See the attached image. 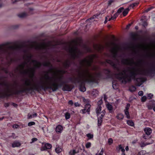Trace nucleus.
<instances>
[{
    "label": "nucleus",
    "instance_id": "obj_3",
    "mask_svg": "<svg viewBox=\"0 0 155 155\" xmlns=\"http://www.w3.org/2000/svg\"><path fill=\"white\" fill-rule=\"evenodd\" d=\"M50 54L49 52V74L51 71V63L50 60ZM64 78V76L63 75H60L58 77H56L54 79V82H53L51 87L50 85V81L51 77L49 76V89H51L53 91H55L59 88H61L65 83V81H63Z\"/></svg>",
    "mask_w": 155,
    "mask_h": 155
},
{
    "label": "nucleus",
    "instance_id": "obj_2",
    "mask_svg": "<svg viewBox=\"0 0 155 155\" xmlns=\"http://www.w3.org/2000/svg\"><path fill=\"white\" fill-rule=\"evenodd\" d=\"M131 69L133 71H129V74L126 73V71L124 70L123 72H120L116 74L117 78L122 84H126L128 82H130L132 80L135 79L137 76L139 74L137 70L134 67H132Z\"/></svg>",
    "mask_w": 155,
    "mask_h": 155
},
{
    "label": "nucleus",
    "instance_id": "obj_21",
    "mask_svg": "<svg viewBox=\"0 0 155 155\" xmlns=\"http://www.w3.org/2000/svg\"><path fill=\"white\" fill-rule=\"evenodd\" d=\"M45 47V44H42L37 45L35 48V49L37 50H40L43 49Z\"/></svg>",
    "mask_w": 155,
    "mask_h": 155
},
{
    "label": "nucleus",
    "instance_id": "obj_13",
    "mask_svg": "<svg viewBox=\"0 0 155 155\" xmlns=\"http://www.w3.org/2000/svg\"><path fill=\"white\" fill-rule=\"evenodd\" d=\"M31 61L33 63L36 64L35 65V67L36 68H40L42 65V64L41 62L38 61L36 60H31Z\"/></svg>",
    "mask_w": 155,
    "mask_h": 155
},
{
    "label": "nucleus",
    "instance_id": "obj_38",
    "mask_svg": "<svg viewBox=\"0 0 155 155\" xmlns=\"http://www.w3.org/2000/svg\"><path fill=\"white\" fill-rule=\"evenodd\" d=\"M125 114L126 115V117L128 119L130 118V116L129 113V110H124Z\"/></svg>",
    "mask_w": 155,
    "mask_h": 155
},
{
    "label": "nucleus",
    "instance_id": "obj_7",
    "mask_svg": "<svg viewBox=\"0 0 155 155\" xmlns=\"http://www.w3.org/2000/svg\"><path fill=\"white\" fill-rule=\"evenodd\" d=\"M95 55L93 54L89 57V60L86 58L83 59L80 62V64L81 65H84V63H85L88 66L91 67L93 62L94 58L95 57Z\"/></svg>",
    "mask_w": 155,
    "mask_h": 155
},
{
    "label": "nucleus",
    "instance_id": "obj_64",
    "mask_svg": "<svg viewBox=\"0 0 155 155\" xmlns=\"http://www.w3.org/2000/svg\"><path fill=\"white\" fill-rule=\"evenodd\" d=\"M138 94L140 96H142L143 95V92L142 91H140L138 92Z\"/></svg>",
    "mask_w": 155,
    "mask_h": 155
},
{
    "label": "nucleus",
    "instance_id": "obj_41",
    "mask_svg": "<svg viewBox=\"0 0 155 155\" xmlns=\"http://www.w3.org/2000/svg\"><path fill=\"white\" fill-rule=\"evenodd\" d=\"M117 51H115L113 52V58H114L116 59V60L117 61H118V60L116 58L117 57Z\"/></svg>",
    "mask_w": 155,
    "mask_h": 155
},
{
    "label": "nucleus",
    "instance_id": "obj_28",
    "mask_svg": "<svg viewBox=\"0 0 155 155\" xmlns=\"http://www.w3.org/2000/svg\"><path fill=\"white\" fill-rule=\"evenodd\" d=\"M2 70L6 74L9 73L10 76H11V74H12L13 76L14 75V74L13 73L9 72L8 70V69L7 68H2Z\"/></svg>",
    "mask_w": 155,
    "mask_h": 155
},
{
    "label": "nucleus",
    "instance_id": "obj_34",
    "mask_svg": "<svg viewBox=\"0 0 155 155\" xmlns=\"http://www.w3.org/2000/svg\"><path fill=\"white\" fill-rule=\"evenodd\" d=\"M18 16L20 18H23L26 17L27 14L25 12H23L18 15Z\"/></svg>",
    "mask_w": 155,
    "mask_h": 155
},
{
    "label": "nucleus",
    "instance_id": "obj_18",
    "mask_svg": "<svg viewBox=\"0 0 155 155\" xmlns=\"http://www.w3.org/2000/svg\"><path fill=\"white\" fill-rule=\"evenodd\" d=\"M21 145V143L18 141H14L12 143V147H20Z\"/></svg>",
    "mask_w": 155,
    "mask_h": 155
},
{
    "label": "nucleus",
    "instance_id": "obj_30",
    "mask_svg": "<svg viewBox=\"0 0 155 155\" xmlns=\"http://www.w3.org/2000/svg\"><path fill=\"white\" fill-rule=\"evenodd\" d=\"M127 124L131 127H134V124L133 120H128L127 121Z\"/></svg>",
    "mask_w": 155,
    "mask_h": 155
},
{
    "label": "nucleus",
    "instance_id": "obj_44",
    "mask_svg": "<svg viewBox=\"0 0 155 155\" xmlns=\"http://www.w3.org/2000/svg\"><path fill=\"white\" fill-rule=\"evenodd\" d=\"M55 150L56 152L58 153L61 152L62 149L58 146L55 149Z\"/></svg>",
    "mask_w": 155,
    "mask_h": 155
},
{
    "label": "nucleus",
    "instance_id": "obj_4",
    "mask_svg": "<svg viewBox=\"0 0 155 155\" xmlns=\"http://www.w3.org/2000/svg\"><path fill=\"white\" fill-rule=\"evenodd\" d=\"M78 78H69V81L71 82L76 84L78 83L79 84V89L80 91L84 92L86 90V88L85 87V84L86 83L84 81L85 79L84 75H81V72L78 71Z\"/></svg>",
    "mask_w": 155,
    "mask_h": 155
},
{
    "label": "nucleus",
    "instance_id": "obj_55",
    "mask_svg": "<svg viewBox=\"0 0 155 155\" xmlns=\"http://www.w3.org/2000/svg\"><path fill=\"white\" fill-rule=\"evenodd\" d=\"M35 124V123L33 121H31L29 122L28 123V126H31L34 125Z\"/></svg>",
    "mask_w": 155,
    "mask_h": 155
},
{
    "label": "nucleus",
    "instance_id": "obj_25",
    "mask_svg": "<svg viewBox=\"0 0 155 155\" xmlns=\"http://www.w3.org/2000/svg\"><path fill=\"white\" fill-rule=\"evenodd\" d=\"M139 4V2H135V3H133L131 4H130L128 8L131 9V8H134L135 7L137 6Z\"/></svg>",
    "mask_w": 155,
    "mask_h": 155
},
{
    "label": "nucleus",
    "instance_id": "obj_50",
    "mask_svg": "<svg viewBox=\"0 0 155 155\" xmlns=\"http://www.w3.org/2000/svg\"><path fill=\"white\" fill-rule=\"evenodd\" d=\"M124 8L123 7L120 8L117 10V12L119 14L122 12L124 10Z\"/></svg>",
    "mask_w": 155,
    "mask_h": 155
},
{
    "label": "nucleus",
    "instance_id": "obj_48",
    "mask_svg": "<svg viewBox=\"0 0 155 155\" xmlns=\"http://www.w3.org/2000/svg\"><path fill=\"white\" fill-rule=\"evenodd\" d=\"M119 149L121 150L122 153H125V150L124 148L121 145H120L119 146Z\"/></svg>",
    "mask_w": 155,
    "mask_h": 155
},
{
    "label": "nucleus",
    "instance_id": "obj_8",
    "mask_svg": "<svg viewBox=\"0 0 155 155\" xmlns=\"http://www.w3.org/2000/svg\"><path fill=\"white\" fill-rule=\"evenodd\" d=\"M143 74L146 76H151L153 74H155V67L152 65L151 67L146 71H144Z\"/></svg>",
    "mask_w": 155,
    "mask_h": 155
},
{
    "label": "nucleus",
    "instance_id": "obj_58",
    "mask_svg": "<svg viewBox=\"0 0 155 155\" xmlns=\"http://www.w3.org/2000/svg\"><path fill=\"white\" fill-rule=\"evenodd\" d=\"M130 106V105L129 104V103L127 104L126 107H125V109H124V110H129V109Z\"/></svg>",
    "mask_w": 155,
    "mask_h": 155
},
{
    "label": "nucleus",
    "instance_id": "obj_57",
    "mask_svg": "<svg viewBox=\"0 0 155 155\" xmlns=\"http://www.w3.org/2000/svg\"><path fill=\"white\" fill-rule=\"evenodd\" d=\"M9 138H12L13 139H15L16 138V136H15V134L13 133L12 134V135L9 136Z\"/></svg>",
    "mask_w": 155,
    "mask_h": 155
},
{
    "label": "nucleus",
    "instance_id": "obj_42",
    "mask_svg": "<svg viewBox=\"0 0 155 155\" xmlns=\"http://www.w3.org/2000/svg\"><path fill=\"white\" fill-rule=\"evenodd\" d=\"M86 136L88 138V140H90L93 138L94 135L93 134H91L90 133H88L86 134Z\"/></svg>",
    "mask_w": 155,
    "mask_h": 155
},
{
    "label": "nucleus",
    "instance_id": "obj_22",
    "mask_svg": "<svg viewBox=\"0 0 155 155\" xmlns=\"http://www.w3.org/2000/svg\"><path fill=\"white\" fill-rule=\"evenodd\" d=\"M8 43H7L5 44H3L0 45V51H5L4 47L5 46L9 44Z\"/></svg>",
    "mask_w": 155,
    "mask_h": 155
},
{
    "label": "nucleus",
    "instance_id": "obj_49",
    "mask_svg": "<svg viewBox=\"0 0 155 155\" xmlns=\"http://www.w3.org/2000/svg\"><path fill=\"white\" fill-rule=\"evenodd\" d=\"M91 143L90 142H87L85 145L86 147L87 148H90L91 146Z\"/></svg>",
    "mask_w": 155,
    "mask_h": 155
},
{
    "label": "nucleus",
    "instance_id": "obj_46",
    "mask_svg": "<svg viewBox=\"0 0 155 155\" xmlns=\"http://www.w3.org/2000/svg\"><path fill=\"white\" fill-rule=\"evenodd\" d=\"M76 153L74 150H71L69 151V155H75V154Z\"/></svg>",
    "mask_w": 155,
    "mask_h": 155
},
{
    "label": "nucleus",
    "instance_id": "obj_45",
    "mask_svg": "<svg viewBox=\"0 0 155 155\" xmlns=\"http://www.w3.org/2000/svg\"><path fill=\"white\" fill-rule=\"evenodd\" d=\"M146 153V151L145 150H141L139 152L137 155H145Z\"/></svg>",
    "mask_w": 155,
    "mask_h": 155
},
{
    "label": "nucleus",
    "instance_id": "obj_6",
    "mask_svg": "<svg viewBox=\"0 0 155 155\" xmlns=\"http://www.w3.org/2000/svg\"><path fill=\"white\" fill-rule=\"evenodd\" d=\"M74 42H75L77 45V42L74 41ZM69 52L71 54L72 58L75 60L77 58H79L82 55L83 52L78 49L77 45L74 47H71L69 50Z\"/></svg>",
    "mask_w": 155,
    "mask_h": 155
},
{
    "label": "nucleus",
    "instance_id": "obj_10",
    "mask_svg": "<svg viewBox=\"0 0 155 155\" xmlns=\"http://www.w3.org/2000/svg\"><path fill=\"white\" fill-rule=\"evenodd\" d=\"M62 87V90L63 91H71L74 87L73 85L66 84L65 82L64 84Z\"/></svg>",
    "mask_w": 155,
    "mask_h": 155
},
{
    "label": "nucleus",
    "instance_id": "obj_53",
    "mask_svg": "<svg viewBox=\"0 0 155 155\" xmlns=\"http://www.w3.org/2000/svg\"><path fill=\"white\" fill-rule=\"evenodd\" d=\"M154 8V7H153V6H151L150 7H149L145 10V12H147L150 10H151V9H152L153 8Z\"/></svg>",
    "mask_w": 155,
    "mask_h": 155
},
{
    "label": "nucleus",
    "instance_id": "obj_61",
    "mask_svg": "<svg viewBox=\"0 0 155 155\" xmlns=\"http://www.w3.org/2000/svg\"><path fill=\"white\" fill-rule=\"evenodd\" d=\"M85 48L87 52H91V49L89 47H88L86 46H85Z\"/></svg>",
    "mask_w": 155,
    "mask_h": 155
},
{
    "label": "nucleus",
    "instance_id": "obj_60",
    "mask_svg": "<svg viewBox=\"0 0 155 155\" xmlns=\"http://www.w3.org/2000/svg\"><path fill=\"white\" fill-rule=\"evenodd\" d=\"M38 140V139L36 138H34L32 139L31 141L30 142V143H32L35 141H37Z\"/></svg>",
    "mask_w": 155,
    "mask_h": 155
},
{
    "label": "nucleus",
    "instance_id": "obj_23",
    "mask_svg": "<svg viewBox=\"0 0 155 155\" xmlns=\"http://www.w3.org/2000/svg\"><path fill=\"white\" fill-rule=\"evenodd\" d=\"M47 147H48V143H47L45 144L44 146H42L41 148V151L47 150L48 149V148Z\"/></svg>",
    "mask_w": 155,
    "mask_h": 155
},
{
    "label": "nucleus",
    "instance_id": "obj_31",
    "mask_svg": "<svg viewBox=\"0 0 155 155\" xmlns=\"http://www.w3.org/2000/svg\"><path fill=\"white\" fill-rule=\"evenodd\" d=\"M97 125L98 127L101 126L102 125L103 122V118L101 117H98L97 118Z\"/></svg>",
    "mask_w": 155,
    "mask_h": 155
},
{
    "label": "nucleus",
    "instance_id": "obj_27",
    "mask_svg": "<svg viewBox=\"0 0 155 155\" xmlns=\"http://www.w3.org/2000/svg\"><path fill=\"white\" fill-rule=\"evenodd\" d=\"M124 115L122 113H119L117 114L116 117L118 120H122L124 119Z\"/></svg>",
    "mask_w": 155,
    "mask_h": 155
},
{
    "label": "nucleus",
    "instance_id": "obj_24",
    "mask_svg": "<svg viewBox=\"0 0 155 155\" xmlns=\"http://www.w3.org/2000/svg\"><path fill=\"white\" fill-rule=\"evenodd\" d=\"M112 87L114 89H117L118 88V84L115 81H112Z\"/></svg>",
    "mask_w": 155,
    "mask_h": 155
},
{
    "label": "nucleus",
    "instance_id": "obj_16",
    "mask_svg": "<svg viewBox=\"0 0 155 155\" xmlns=\"http://www.w3.org/2000/svg\"><path fill=\"white\" fill-rule=\"evenodd\" d=\"M63 129V127L61 125H58L56 127L55 130L57 133H61Z\"/></svg>",
    "mask_w": 155,
    "mask_h": 155
},
{
    "label": "nucleus",
    "instance_id": "obj_43",
    "mask_svg": "<svg viewBox=\"0 0 155 155\" xmlns=\"http://www.w3.org/2000/svg\"><path fill=\"white\" fill-rule=\"evenodd\" d=\"M31 83L29 79H28L27 80L25 81V85L27 86H30L31 85Z\"/></svg>",
    "mask_w": 155,
    "mask_h": 155
},
{
    "label": "nucleus",
    "instance_id": "obj_1",
    "mask_svg": "<svg viewBox=\"0 0 155 155\" xmlns=\"http://www.w3.org/2000/svg\"><path fill=\"white\" fill-rule=\"evenodd\" d=\"M0 85L8 87L9 93H4L5 97H8L13 95H18L21 93H25L31 94L35 93V91L40 92L41 91H46L48 89V70H47L46 73V80L43 77H41L39 81L34 84L33 87H27L21 90H16L15 91H10L8 90V85L6 82H4L0 83Z\"/></svg>",
    "mask_w": 155,
    "mask_h": 155
},
{
    "label": "nucleus",
    "instance_id": "obj_59",
    "mask_svg": "<svg viewBox=\"0 0 155 155\" xmlns=\"http://www.w3.org/2000/svg\"><path fill=\"white\" fill-rule=\"evenodd\" d=\"M26 64H27V63L26 62H25L23 64L19 65V67L21 68L22 69H23L24 68L25 65Z\"/></svg>",
    "mask_w": 155,
    "mask_h": 155
},
{
    "label": "nucleus",
    "instance_id": "obj_12",
    "mask_svg": "<svg viewBox=\"0 0 155 155\" xmlns=\"http://www.w3.org/2000/svg\"><path fill=\"white\" fill-rule=\"evenodd\" d=\"M103 70L106 71L104 72V73L106 75V77L105 78L107 79L110 78L111 77V71L107 68H104L103 69Z\"/></svg>",
    "mask_w": 155,
    "mask_h": 155
},
{
    "label": "nucleus",
    "instance_id": "obj_51",
    "mask_svg": "<svg viewBox=\"0 0 155 155\" xmlns=\"http://www.w3.org/2000/svg\"><path fill=\"white\" fill-rule=\"evenodd\" d=\"M21 48V46H17L16 48L15 47L13 46H10L9 47V48L11 49H20Z\"/></svg>",
    "mask_w": 155,
    "mask_h": 155
},
{
    "label": "nucleus",
    "instance_id": "obj_26",
    "mask_svg": "<svg viewBox=\"0 0 155 155\" xmlns=\"http://www.w3.org/2000/svg\"><path fill=\"white\" fill-rule=\"evenodd\" d=\"M56 71L60 73V75H63L64 76V74H66L67 72V71L64 70H58L56 69Z\"/></svg>",
    "mask_w": 155,
    "mask_h": 155
},
{
    "label": "nucleus",
    "instance_id": "obj_63",
    "mask_svg": "<svg viewBox=\"0 0 155 155\" xmlns=\"http://www.w3.org/2000/svg\"><path fill=\"white\" fill-rule=\"evenodd\" d=\"M94 18V17H91L90 18H89V19H87L86 20V21L87 22H88V21H89L90 22H91L92 21H93L92 20Z\"/></svg>",
    "mask_w": 155,
    "mask_h": 155
},
{
    "label": "nucleus",
    "instance_id": "obj_54",
    "mask_svg": "<svg viewBox=\"0 0 155 155\" xmlns=\"http://www.w3.org/2000/svg\"><path fill=\"white\" fill-rule=\"evenodd\" d=\"M153 95L151 93H149L147 95V97L148 99H151L153 97Z\"/></svg>",
    "mask_w": 155,
    "mask_h": 155
},
{
    "label": "nucleus",
    "instance_id": "obj_11",
    "mask_svg": "<svg viewBox=\"0 0 155 155\" xmlns=\"http://www.w3.org/2000/svg\"><path fill=\"white\" fill-rule=\"evenodd\" d=\"M146 80V79L144 78L140 77L136 78L134 81L136 82L137 86H140L143 84Z\"/></svg>",
    "mask_w": 155,
    "mask_h": 155
},
{
    "label": "nucleus",
    "instance_id": "obj_37",
    "mask_svg": "<svg viewBox=\"0 0 155 155\" xmlns=\"http://www.w3.org/2000/svg\"><path fill=\"white\" fill-rule=\"evenodd\" d=\"M136 87L134 85L131 86L129 88V90L131 92H134L136 91Z\"/></svg>",
    "mask_w": 155,
    "mask_h": 155
},
{
    "label": "nucleus",
    "instance_id": "obj_5",
    "mask_svg": "<svg viewBox=\"0 0 155 155\" xmlns=\"http://www.w3.org/2000/svg\"><path fill=\"white\" fill-rule=\"evenodd\" d=\"M87 73L90 78H87V77L85 75V79L84 81L86 83H98L100 79H104V78H102V75L101 72H99L97 74L96 78L93 77L88 71H87Z\"/></svg>",
    "mask_w": 155,
    "mask_h": 155
},
{
    "label": "nucleus",
    "instance_id": "obj_14",
    "mask_svg": "<svg viewBox=\"0 0 155 155\" xmlns=\"http://www.w3.org/2000/svg\"><path fill=\"white\" fill-rule=\"evenodd\" d=\"M147 107L149 110H151L153 109V110L155 112V103H150L147 105Z\"/></svg>",
    "mask_w": 155,
    "mask_h": 155
},
{
    "label": "nucleus",
    "instance_id": "obj_32",
    "mask_svg": "<svg viewBox=\"0 0 155 155\" xmlns=\"http://www.w3.org/2000/svg\"><path fill=\"white\" fill-rule=\"evenodd\" d=\"M101 106L100 105H98V107H97L96 109V112L97 114V116L99 114H100L101 111Z\"/></svg>",
    "mask_w": 155,
    "mask_h": 155
},
{
    "label": "nucleus",
    "instance_id": "obj_33",
    "mask_svg": "<svg viewBox=\"0 0 155 155\" xmlns=\"http://www.w3.org/2000/svg\"><path fill=\"white\" fill-rule=\"evenodd\" d=\"M129 10L130 9L128 8L123 10V15L124 17L125 16L128 14Z\"/></svg>",
    "mask_w": 155,
    "mask_h": 155
},
{
    "label": "nucleus",
    "instance_id": "obj_47",
    "mask_svg": "<svg viewBox=\"0 0 155 155\" xmlns=\"http://www.w3.org/2000/svg\"><path fill=\"white\" fill-rule=\"evenodd\" d=\"M87 110L86 109L84 108V109L81 110L80 112L83 114H85L86 112L89 113L90 112H86Z\"/></svg>",
    "mask_w": 155,
    "mask_h": 155
},
{
    "label": "nucleus",
    "instance_id": "obj_40",
    "mask_svg": "<svg viewBox=\"0 0 155 155\" xmlns=\"http://www.w3.org/2000/svg\"><path fill=\"white\" fill-rule=\"evenodd\" d=\"M32 57L33 55L31 54H29V55H26L27 59L28 61L31 60Z\"/></svg>",
    "mask_w": 155,
    "mask_h": 155
},
{
    "label": "nucleus",
    "instance_id": "obj_20",
    "mask_svg": "<svg viewBox=\"0 0 155 155\" xmlns=\"http://www.w3.org/2000/svg\"><path fill=\"white\" fill-rule=\"evenodd\" d=\"M35 69L34 68H31L30 70L29 76L30 77L33 78L35 76Z\"/></svg>",
    "mask_w": 155,
    "mask_h": 155
},
{
    "label": "nucleus",
    "instance_id": "obj_9",
    "mask_svg": "<svg viewBox=\"0 0 155 155\" xmlns=\"http://www.w3.org/2000/svg\"><path fill=\"white\" fill-rule=\"evenodd\" d=\"M106 62L109 64L115 70L119 71L120 69L117 66L116 64L113 61L110 59H106Z\"/></svg>",
    "mask_w": 155,
    "mask_h": 155
},
{
    "label": "nucleus",
    "instance_id": "obj_36",
    "mask_svg": "<svg viewBox=\"0 0 155 155\" xmlns=\"http://www.w3.org/2000/svg\"><path fill=\"white\" fill-rule=\"evenodd\" d=\"M74 150L76 152V153L79 152H81L82 150V148L81 147L77 146Z\"/></svg>",
    "mask_w": 155,
    "mask_h": 155
},
{
    "label": "nucleus",
    "instance_id": "obj_15",
    "mask_svg": "<svg viewBox=\"0 0 155 155\" xmlns=\"http://www.w3.org/2000/svg\"><path fill=\"white\" fill-rule=\"evenodd\" d=\"M106 106L110 113H112L114 112L112 105L108 103L106 104Z\"/></svg>",
    "mask_w": 155,
    "mask_h": 155
},
{
    "label": "nucleus",
    "instance_id": "obj_39",
    "mask_svg": "<svg viewBox=\"0 0 155 155\" xmlns=\"http://www.w3.org/2000/svg\"><path fill=\"white\" fill-rule=\"evenodd\" d=\"M64 116L66 120L69 119L71 117V114L68 112L65 113L64 114Z\"/></svg>",
    "mask_w": 155,
    "mask_h": 155
},
{
    "label": "nucleus",
    "instance_id": "obj_17",
    "mask_svg": "<svg viewBox=\"0 0 155 155\" xmlns=\"http://www.w3.org/2000/svg\"><path fill=\"white\" fill-rule=\"evenodd\" d=\"M144 130L146 134L147 135H149L152 132V130L149 127L145 128Z\"/></svg>",
    "mask_w": 155,
    "mask_h": 155
},
{
    "label": "nucleus",
    "instance_id": "obj_52",
    "mask_svg": "<svg viewBox=\"0 0 155 155\" xmlns=\"http://www.w3.org/2000/svg\"><path fill=\"white\" fill-rule=\"evenodd\" d=\"M108 143L109 145H111L113 143V139L111 138H110L108 139Z\"/></svg>",
    "mask_w": 155,
    "mask_h": 155
},
{
    "label": "nucleus",
    "instance_id": "obj_29",
    "mask_svg": "<svg viewBox=\"0 0 155 155\" xmlns=\"http://www.w3.org/2000/svg\"><path fill=\"white\" fill-rule=\"evenodd\" d=\"M129 59H123L121 61L122 64H124L130 65V64L128 63Z\"/></svg>",
    "mask_w": 155,
    "mask_h": 155
},
{
    "label": "nucleus",
    "instance_id": "obj_56",
    "mask_svg": "<svg viewBox=\"0 0 155 155\" xmlns=\"http://www.w3.org/2000/svg\"><path fill=\"white\" fill-rule=\"evenodd\" d=\"M147 97L145 96H143V97H141V101L142 102H145L146 100H147Z\"/></svg>",
    "mask_w": 155,
    "mask_h": 155
},
{
    "label": "nucleus",
    "instance_id": "obj_35",
    "mask_svg": "<svg viewBox=\"0 0 155 155\" xmlns=\"http://www.w3.org/2000/svg\"><path fill=\"white\" fill-rule=\"evenodd\" d=\"M91 105L89 104H86L84 106V108L87 110L86 112H90V111Z\"/></svg>",
    "mask_w": 155,
    "mask_h": 155
},
{
    "label": "nucleus",
    "instance_id": "obj_19",
    "mask_svg": "<svg viewBox=\"0 0 155 155\" xmlns=\"http://www.w3.org/2000/svg\"><path fill=\"white\" fill-rule=\"evenodd\" d=\"M72 62L69 60H67L64 64V66L66 68H68L70 67Z\"/></svg>",
    "mask_w": 155,
    "mask_h": 155
},
{
    "label": "nucleus",
    "instance_id": "obj_62",
    "mask_svg": "<svg viewBox=\"0 0 155 155\" xmlns=\"http://www.w3.org/2000/svg\"><path fill=\"white\" fill-rule=\"evenodd\" d=\"M29 73L28 71H24L23 72H21V74H28V73Z\"/></svg>",
    "mask_w": 155,
    "mask_h": 155
}]
</instances>
